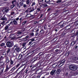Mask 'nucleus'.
<instances>
[{"instance_id":"f257e3e1","label":"nucleus","mask_w":78,"mask_h":78,"mask_svg":"<svg viewBox=\"0 0 78 78\" xmlns=\"http://www.w3.org/2000/svg\"><path fill=\"white\" fill-rule=\"evenodd\" d=\"M14 48H15V51L16 53H18V52H19L20 51V49L17 46V44L15 45L14 46Z\"/></svg>"},{"instance_id":"f03ea898","label":"nucleus","mask_w":78,"mask_h":78,"mask_svg":"<svg viewBox=\"0 0 78 78\" xmlns=\"http://www.w3.org/2000/svg\"><path fill=\"white\" fill-rule=\"evenodd\" d=\"M69 68L71 70H76L77 69V67L76 66L73 65L69 66Z\"/></svg>"},{"instance_id":"7ed1b4c3","label":"nucleus","mask_w":78,"mask_h":78,"mask_svg":"<svg viewBox=\"0 0 78 78\" xmlns=\"http://www.w3.org/2000/svg\"><path fill=\"white\" fill-rule=\"evenodd\" d=\"M34 11V8L33 7L32 9L31 8H28L26 11V12H33V11Z\"/></svg>"},{"instance_id":"20e7f679","label":"nucleus","mask_w":78,"mask_h":78,"mask_svg":"<svg viewBox=\"0 0 78 78\" xmlns=\"http://www.w3.org/2000/svg\"><path fill=\"white\" fill-rule=\"evenodd\" d=\"M6 45L7 47H12V43L9 41L7 42Z\"/></svg>"},{"instance_id":"39448f33","label":"nucleus","mask_w":78,"mask_h":78,"mask_svg":"<svg viewBox=\"0 0 78 78\" xmlns=\"http://www.w3.org/2000/svg\"><path fill=\"white\" fill-rule=\"evenodd\" d=\"M23 53H21L18 56V59H22V60H23Z\"/></svg>"},{"instance_id":"423d86ee","label":"nucleus","mask_w":78,"mask_h":78,"mask_svg":"<svg viewBox=\"0 0 78 78\" xmlns=\"http://www.w3.org/2000/svg\"><path fill=\"white\" fill-rule=\"evenodd\" d=\"M60 72H61V69H58L56 71L55 73L57 76H59V74H60Z\"/></svg>"},{"instance_id":"0eeeda50","label":"nucleus","mask_w":78,"mask_h":78,"mask_svg":"<svg viewBox=\"0 0 78 78\" xmlns=\"http://www.w3.org/2000/svg\"><path fill=\"white\" fill-rule=\"evenodd\" d=\"M78 42V39H77L75 41H73L70 44V46H73L74 45H75V44L76 42Z\"/></svg>"},{"instance_id":"6e6552de","label":"nucleus","mask_w":78,"mask_h":78,"mask_svg":"<svg viewBox=\"0 0 78 78\" xmlns=\"http://www.w3.org/2000/svg\"><path fill=\"white\" fill-rule=\"evenodd\" d=\"M12 23H13L15 25H16L17 24V21L16 20H14V19L12 20Z\"/></svg>"},{"instance_id":"1a4fd4ad","label":"nucleus","mask_w":78,"mask_h":78,"mask_svg":"<svg viewBox=\"0 0 78 78\" xmlns=\"http://www.w3.org/2000/svg\"><path fill=\"white\" fill-rule=\"evenodd\" d=\"M10 9L8 8L4 9L2 11L5 12H7L8 11H9Z\"/></svg>"},{"instance_id":"9d476101","label":"nucleus","mask_w":78,"mask_h":78,"mask_svg":"<svg viewBox=\"0 0 78 78\" xmlns=\"http://www.w3.org/2000/svg\"><path fill=\"white\" fill-rule=\"evenodd\" d=\"M56 71V70H52L50 73V74L51 75H53L54 74H55V72Z\"/></svg>"},{"instance_id":"9b49d317","label":"nucleus","mask_w":78,"mask_h":78,"mask_svg":"<svg viewBox=\"0 0 78 78\" xmlns=\"http://www.w3.org/2000/svg\"><path fill=\"white\" fill-rule=\"evenodd\" d=\"M26 16L27 17H33V15H32L31 14H27Z\"/></svg>"},{"instance_id":"f8f14e48","label":"nucleus","mask_w":78,"mask_h":78,"mask_svg":"<svg viewBox=\"0 0 78 78\" xmlns=\"http://www.w3.org/2000/svg\"><path fill=\"white\" fill-rule=\"evenodd\" d=\"M64 63H65V61H62L61 62V63L59 65H58V67H59V66H60L61 64H62V65L60 66V67H61V66H62V65H64Z\"/></svg>"},{"instance_id":"ddd939ff","label":"nucleus","mask_w":78,"mask_h":78,"mask_svg":"<svg viewBox=\"0 0 78 78\" xmlns=\"http://www.w3.org/2000/svg\"><path fill=\"white\" fill-rule=\"evenodd\" d=\"M5 60L6 63H9V58L7 57H6Z\"/></svg>"},{"instance_id":"4468645a","label":"nucleus","mask_w":78,"mask_h":78,"mask_svg":"<svg viewBox=\"0 0 78 78\" xmlns=\"http://www.w3.org/2000/svg\"><path fill=\"white\" fill-rule=\"evenodd\" d=\"M72 59L74 61H76V60H78V57L76 56L74 57H73Z\"/></svg>"},{"instance_id":"2eb2a0df","label":"nucleus","mask_w":78,"mask_h":78,"mask_svg":"<svg viewBox=\"0 0 78 78\" xmlns=\"http://www.w3.org/2000/svg\"><path fill=\"white\" fill-rule=\"evenodd\" d=\"M26 5H29V4H30V0H26Z\"/></svg>"},{"instance_id":"dca6fc26","label":"nucleus","mask_w":78,"mask_h":78,"mask_svg":"<svg viewBox=\"0 0 78 78\" xmlns=\"http://www.w3.org/2000/svg\"><path fill=\"white\" fill-rule=\"evenodd\" d=\"M1 20H6V17H5V15H4V16L1 18Z\"/></svg>"},{"instance_id":"f3484780","label":"nucleus","mask_w":78,"mask_h":78,"mask_svg":"<svg viewBox=\"0 0 78 78\" xmlns=\"http://www.w3.org/2000/svg\"><path fill=\"white\" fill-rule=\"evenodd\" d=\"M4 65V63H3V61H0V66H3Z\"/></svg>"},{"instance_id":"a211bd4d","label":"nucleus","mask_w":78,"mask_h":78,"mask_svg":"<svg viewBox=\"0 0 78 78\" xmlns=\"http://www.w3.org/2000/svg\"><path fill=\"white\" fill-rule=\"evenodd\" d=\"M12 4H13V5H16V0L12 1Z\"/></svg>"},{"instance_id":"6ab92c4d","label":"nucleus","mask_w":78,"mask_h":78,"mask_svg":"<svg viewBox=\"0 0 78 78\" xmlns=\"http://www.w3.org/2000/svg\"><path fill=\"white\" fill-rule=\"evenodd\" d=\"M9 69V68L8 66H7L6 67V69H5V72H7V71H8Z\"/></svg>"},{"instance_id":"aec40b11","label":"nucleus","mask_w":78,"mask_h":78,"mask_svg":"<svg viewBox=\"0 0 78 78\" xmlns=\"http://www.w3.org/2000/svg\"><path fill=\"white\" fill-rule=\"evenodd\" d=\"M19 4L20 6H22L23 5V2L22 1H21L20 2Z\"/></svg>"},{"instance_id":"412c9836","label":"nucleus","mask_w":78,"mask_h":78,"mask_svg":"<svg viewBox=\"0 0 78 78\" xmlns=\"http://www.w3.org/2000/svg\"><path fill=\"white\" fill-rule=\"evenodd\" d=\"M12 31V30L10 29H8L7 30V32H8L9 33H11Z\"/></svg>"},{"instance_id":"4be33fe9","label":"nucleus","mask_w":78,"mask_h":78,"mask_svg":"<svg viewBox=\"0 0 78 78\" xmlns=\"http://www.w3.org/2000/svg\"><path fill=\"white\" fill-rule=\"evenodd\" d=\"M64 44L65 45H67V44H69V41H66L64 42Z\"/></svg>"},{"instance_id":"5701e85b","label":"nucleus","mask_w":78,"mask_h":78,"mask_svg":"<svg viewBox=\"0 0 78 78\" xmlns=\"http://www.w3.org/2000/svg\"><path fill=\"white\" fill-rule=\"evenodd\" d=\"M42 6L43 7H46V6H47V5L46 4H44L42 5Z\"/></svg>"},{"instance_id":"b1692460","label":"nucleus","mask_w":78,"mask_h":78,"mask_svg":"<svg viewBox=\"0 0 78 78\" xmlns=\"http://www.w3.org/2000/svg\"><path fill=\"white\" fill-rule=\"evenodd\" d=\"M11 50V48H9L7 50V53H8Z\"/></svg>"},{"instance_id":"393cba45","label":"nucleus","mask_w":78,"mask_h":78,"mask_svg":"<svg viewBox=\"0 0 78 78\" xmlns=\"http://www.w3.org/2000/svg\"><path fill=\"white\" fill-rule=\"evenodd\" d=\"M13 25V23H12V21L10 23H9L7 25L9 27V26H10V25Z\"/></svg>"},{"instance_id":"a878e982","label":"nucleus","mask_w":78,"mask_h":78,"mask_svg":"<svg viewBox=\"0 0 78 78\" xmlns=\"http://www.w3.org/2000/svg\"><path fill=\"white\" fill-rule=\"evenodd\" d=\"M44 30H41L40 31V34H42V33H44Z\"/></svg>"},{"instance_id":"bb28decb","label":"nucleus","mask_w":78,"mask_h":78,"mask_svg":"<svg viewBox=\"0 0 78 78\" xmlns=\"http://www.w3.org/2000/svg\"><path fill=\"white\" fill-rule=\"evenodd\" d=\"M11 36L12 37V38H14V37L15 36V35L14 34H11Z\"/></svg>"},{"instance_id":"cd10ccee","label":"nucleus","mask_w":78,"mask_h":78,"mask_svg":"<svg viewBox=\"0 0 78 78\" xmlns=\"http://www.w3.org/2000/svg\"><path fill=\"white\" fill-rule=\"evenodd\" d=\"M51 0H45V2H46V3H48V2H51Z\"/></svg>"},{"instance_id":"c85d7f7f","label":"nucleus","mask_w":78,"mask_h":78,"mask_svg":"<svg viewBox=\"0 0 78 78\" xmlns=\"http://www.w3.org/2000/svg\"><path fill=\"white\" fill-rule=\"evenodd\" d=\"M27 43H26V42H24V43H23V44H22V46L23 47H25V45H26V44Z\"/></svg>"},{"instance_id":"c756f323","label":"nucleus","mask_w":78,"mask_h":78,"mask_svg":"<svg viewBox=\"0 0 78 78\" xmlns=\"http://www.w3.org/2000/svg\"><path fill=\"white\" fill-rule=\"evenodd\" d=\"M28 6V5H27L26 4H24L23 5V8H27V6Z\"/></svg>"},{"instance_id":"7c9ffc66","label":"nucleus","mask_w":78,"mask_h":78,"mask_svg":"<svg viewBox=\"0 0 78 78\" xmlns=\"http://www.w3.org/2000/svg\"><path fill=\"white\" fill-rule=\"evenodd\" d=\"M9 27V26L7 25L5 27V30H8V28Z\"/></svg>"},{"instance_id":"2f4dec72","label":"nucleus","mask_w":78,"mask_h":78,"mask_svg":"<svg viewBox=\"0 0 78 78\" xmlns=\"http://www.w3.org/2000/svg\"><path fill=\"white\" fill-rule=\"evenodd\" d=\"M13 63H14V62L12 60V59H11L10 61V64H11V65H12V64H13Z\"/></svg>"},{"instance_id":"473e14b6","label":"nucleus","mask_w":78,"mask_h":78,"mask_svg":"<svg viewBox=\"0 0 78 78\" xmlns=\"http://www.w3.org/2000/svg\"><path fill=\"white\" fill-rule=\"evenodd\" d=\"M5 43H2L1 44H0V45L1 47H3L4 45H5Z\"/></svg>"},{"instance_id":"72a5a7b5","label":"nucleus","mask_w":78,"mask_h":78,"mask_svg":"<svg viewBox=\"0 0 78 78\" xmlns=\"http://www.w3.org/2000/svg\"><path fill=\"white\" fill-rule=\"evenodd\" d=\"M15 67H13V68H12L11 70H10V71H13V70H15Z\"/></svg>"},{"instance_id":"f704fd0d","label":"nucleus","mask_w":78,"mask_h":78,"mask_svg":"<svg viewBox=\"0 0 78 78\" xmlns=\"http://www.w3.org/2000/svg\"><path fill=\"white\" fill-rule=\"evenodd\" d=\"M5 21H3L1 23V24H2V25L3 26H4V25H5Z\"/></svg>"},{"instance_id":"c9c22d12","label":"nucleus","mask_w":78,"mask_h":78,"mask_svg":"<svg viewBox=\"0 0 78 78\" xmlns=\"http://www.w3.org/2000/svg\"><path fill=\"white\" fill-rule=\"evenodd\" d=\"M27 23V21H24V22L23 23V25H25V23Z\"/></svg>"},{"instance_id":"e433bc0d","label":"nucleus","mask_w":78,"mask_h":78,"mask_svg":"<svg viewBox=\"0 0 78 78\" xmlns=\"http://www.w3.org/2000/svg\"><path fill=\"white\" fill-rule=\"evenodd\" d=\"M60 2H61V0H57L56 2V3H60Z\"/></svg>"},{"instance_id":"4c0bfd02","label":"nucleus","mask_w":78,"mask_h":78,"mask_svg":"<svg viewBox=\"0 0 78 78\" xmlns=\"http://www.w3.org/2000/svg\"><path fill=\"white\" fill-rule=\"evenodd\" d=\"M17 34H20L21 33H22V32H20V31H18L16 33Z\"/></svg>"},{"instance_id":"58836bf2","label":"nucleus","mask_w":78,"mask_h":78,"mask_svg":"<svg viewBox=\"0 0 78 78\" xmlns=\"http://www.w3.org/2000/svg\"><path fill=\"white\" fill-rule=\"evenodd\" d=\"M30 34L31 35V36H34V33L32 32L30 33Z\"/></svg>"},{"instance_id":"ea45409f","label":"nucleus","mask_w":78,"mask_h":78,"mask_svg":"<svg viewBox=\"0 0 78 78\" xmlns=\"http://www.w3.org/2000/svg\"><path fill=\"white\" fill-rule=\"evenodd\" d=\"M39 31V29H38L36 30V34H38V31Z\"/></svg>"},{"instance_id":"a19ab883","label":"nucleus","mask_w":78,"mask_h":78,"mask_svg":"<svg viewBox=\"0 0 78 78\" xmlns=\"http://www.w3.org/2000/svg\"><path fill=\"white\" fill-rule=\"evenodd\" d=\"M4 59V57H3L2 56H1L0 58V59L1 60H2V59Z\"/></svg>"},{"instance_id":"79ce46f5","label":"nucleus","mask_w":78,"mask_h":78,"mask_svg":"<svg viewBox=\"0 0 78 78\" xmlns=\"http://www.w3.org/2000/svg\"><path fill=\"white\" fill-rule=\"evenodd\" d=\"M15 6V5H14V4H13L11 6V8L12 9V8H14V7Z\"/></svg>"},{"instance_id":"37998d69","label":"nucleus","mask_w":78,"mask_h":78,"mask_svg":"<svg viewBox=\"0 0 78 78\" xmlns=\"http://www.w3.org/2000/svg\"><path fill=\"white\" fill-rule=\"evenodd\" d=\"M34 5H35V2H33L32 3V4L31 5V6H34Z\"/></svg>"},{"instance_id":"c03bdc74","label":"nucleus","mask_w":78,"mask_h":78,"mask_svg":"<svg viewBox=\"0 0 78 78\" xmlns=\"http://www.w3.org/2000/svg\"><path fill=\"white\" fill-rule=\"evenodd\" d=\"M30 40L31 41V42H33V41H34V39H31Z\"/></svg>"},{"instance_id":"a18cd8bd","label":"nucleus","mask_w":78,"mask_h":78,"mask_svg":"<svg viewBox=\"0 0 78 78\" xmlns=\"http://www.w3.org/2000/svg\"><path fill=\"white\" fill-rule=\"evenodd\" d=\"M51 8H50L48 9L47 11L48 12H49V11H50L51 10Z\"/></svg>"},{"instance_id":"49530a36","label":"nucleus","mask_w":78,"mask_h":78,"mask_svg":"<svg viewBox=\"0 0 78 78\" xmlns=\"http://www.w3.org/2000/svg\"><path fill=\"white\" fill-rule=\"evenodd\" d=\"M71 33H72V34H74L75 33V31L73 30H72V31H71Z\"/></svg>"},{"instance_id":"de8ad7c7","label":"nucleus","mask_w":78,"mask_h":78,"mask_svg":"<svg viewBox=\"0 0 78 78\" xmlns=\"http://www.w3.org/2000/svg\"><path fill=\"white\" fill-rule=\"evenodd\" d=\"M74 74L75 75H78V70L76 72H75Z\"/></svg>"},{"instance_id":"09e8293b","label":"nucleus","mask_w":78,"mask_h":78,"mask_svg":"<svg viewBox=\"0 0 78 78\" xmlns=\"http://www.w3.org/2000/svg\"><path fill=\"white\" fill-rule=\"evenodd\" d=\"M34 45H35V44H34V43H33L31 45V47H33V46H34Z\"/></svg>"},{"instance_id":"8fccbe9b","label":"nucleus","mask_w":78,"mask_h":78,"mask_svg":"<svg viewBox=\"0 0 78 78\" xmlns=\"http://www.w3.org/2000/svg\"><path fill=\"white\" fill-rule=\"evenodd\" d=\"M76 36H77V37H78V31H77L76 32Z\"/></svg>"},{"instance_id":"3c124183","label":"nucleus","mask_w":78,"mask_h":78,"mask_svg":"<svg viewBox=\"0 0 78 78\" xmlns=\"http://www.w3.org/2000/svg\"><path fill=\"white\" fill-rule=\"evenodd\" d=\"M20 66V64L19 63L16 66V67H19V66Z\"/></svg>"},{"instance_id":"603ef678","label":"nucleus","mask_w":78,"mask_h":78,"mask_svg":"<svg viewBox=\"0 0 78 78\" xmlns=\"http://www.w3.org/2000/svg\"><path fill=\"white\" fill-rule=\"evenodd\" d=\"M37 11H41V8H38L37 9Z\"/></svg>"},{"instance_id":"864d4df0","label":"nucleus","mask_w":78,"mask_h":78,"mask_svg":"<svg viewBox=\"0 0 78 78\" xmlns=\"http://www.w3.org/2000/svg\"><path fill=\"white\" fill-rule=\"evenodd\" d=\"M31 44H32V42L31 41H30L28 44L29 45H31Z\"/></svg>"},{"instance_id":"5fc2aeb1","label":"nucleus","mask_w":78,"mask_h":78,"mask_svg":"<svg viewBox=\"0 0 78 78\" xmlns=\"http://www.w3.org/2000/svg\"><path fill=\"white\" fill-rule=\"evenodd\" d=\"M57 0H52V1L53 2H55V3H56V2L57 1Z\"/></svg>"},{"instance_id":"6e6d98bb","label":"nucleus","mask_w":78,"mask_h":78,"mask_svg":"<svg viewBox=\"0 0 78 78\" xmlns=\"http://www.w3.org/2000/svg\"><path fill=\"white\" fill-rule=\"evenodd\" d=\"M68 52H67L65 54V56H68Z\"/></svg>"},{"instance_id":"4d7b16f0","label":"nucleus","mask_w":78,"mask_h":78,"mask_svg":"<svg viewBox=\"0 0 78 78\" xmlns=\"http://www.w3.org/2000/svg\"><path fill=\"white\" fill-rule=\"evenodd\" d=\"M14 14V12H12L11 13V15H13Z\"/></svg>"},{"instance_id":"13d9d810","label":"nucleus","mask_w":78,"mask_h":78,"mask_svg":"<svg viewBox=\"0 0 78 78\" xmlns=\"http://www.w3.org/2000/svg\"><path fill=\"white\" fill-rule=\"evenodd\" d=\"M38 23V22L37 21H35L34 22V24H36V23Z\"/></svg>"},{"instance_id":"bf43d9fd","label":"nucleus","mask_w":78,"mask_h":78,"mask_svg":"<svg viewBox=\"0 0 78 78\" xmlns=\"http://www.w3.org/2000/svg\"><path fill=\"white\" fill-rule=\"evenodd\" d=\"M42 16H43V14H41L40 15V18H41V17H42Z\"/></svg>"},{"instance_id":"052dcab7","label":"nucleus","mask_w":78,"mask_h":78,"mask_svg":"<svg viewBox=\"0 0 78 78\" xmlns=\"http://www.w3.org/2000/svg\"><path fill=\"white\" fill-rule=\"evenodd\" d=\"M64 27V25L63 24L61 26H60V27L61 28H63V27Z\"/></svg>"},{"instance_id":"680f3d73","label":"nucleus","mask_w":78,"mask_h":78,"mask_svg":"<svg viewBox=\"0 0 78 78\" xmlns=\"http://www.w3.org/2000/svg\"><path fill=\"white\" fill-rule=\"evenodd\" d=\"M36 60H37V59L34 58V61L33 62H34V61H36Z\"/></svg>"},{"instance_id":"e2e57ef3","label":"nucleus","mask_w":78,"mask_h":78,"mask_svg":"<svg viewBox=\"0 0 78 78\" xmlns=\"http://www.w3.org/2000/svg\"><path fill=\"white\" fill-rule=\"evenodd\" d=\"M76 36V35L75 34L72 35L71 36V37H74V36Z\"/></svg>"},{"instance_id":"0e129e2a","label":"nucleus","mask_w":78,"mask_h":78,"mask_svg":"<svg viewBox=\"0 0 78 78\" xmlns=\"http://www.w3.org/2000/svg\"><path fill=\"white\" fill-rule=\"evenodd\" d=\"M40 76H41V75L38 76H37V78H40Z\"/></svg>"},{"instance_id":"69168bd1","label":"nucleus","mask_w":78,"mask_h":78,"mask_svg":"<svg viewBox=\"0 0 78 78\" xmlns=\"http://www.w3.org/2000/svg\"><path fill=\"white\" fill-rule=\"evenodd\" d=\"M28 69H26V70H25V71H26V72H25V73H27V71H28Z\"/></svg>"},{"instance_id":"338daca9","label":"nucleus","mask_w":78,"mask_h":78,"mask_svg":"<svg viewBox=\"0 0 78 78\" xmlns=\"http://www.w3.org/2000/svg\"><path fill=\"white\" fill-rule=\"evenodd\" d=\"M28 37H29V36L27 35L25 37V38H28Z\"/></svg>"},{"instance_id":"774afa93","label":"nucleus","mask_w":78,"mask_h":78,"mask_svg":"<svg viewBox=\"0 0 78 78\" xmlns=\"http://www.w3.org/2000/svg\"><path fill=\"white\" fill-rule=\"evenodd\" d=\"M58 51H59V50H58V49H56L55 50V51L56 52H58Z\"/></svg>"}]
</instances>
